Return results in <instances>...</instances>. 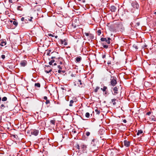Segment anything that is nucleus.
<instances>
[{
	"label": "nucleus",
	"mask_w": 156,
	"mask_h": 156,
	"mask_svg": "<svg viewBox=\"0 0 156 156\" xmlns=\"http://www.w3.org/2000/svg\"><path fill=\"white\" fill-rule=\"evenodd\" d=\"M131 5L133 8V9H132V12H134V10L135 9H138L139 8V5L136 1H133L132 4Z\"/></svg>",
	"instance_id": "f257e3e1"
},
{
	"label": "nucleus",
	"mask_w": 156,
	"mask_h": 156,
	"mask_svg": "<svg viewBox=\"0 0 156 156\" xmlns=\"http://www.w3.org/2000/svg\"><path fill=\"white\" fill-rule=\"evenodd\" d=\"M116 78L115 77H111L110 79V84L113 86L117 84Z\"/></svg>",
	"instance_id": "f03ea898"
},
{
	"label": "nucleus",
	"mask_w": 156,
	"mask_h": 156,
	"mask_svg": "<svg viewBox=\"0 0 156 156\" xmlns=\"http://www.w3.org/2000/svg\"><path fill=\"white\" fill-rule=\"evenodd\" d=\"M112 94L114 95H116L119 93L118 89L117 87H115L112 88Z\"/></svg>",
	"instance_id": "7ed1b4c3"
},
{
	"label": "nucleus",
	"mask_w": 156,
	"mask_h": 156,
	"mask_svg": "<svg viewBox=\"0 0 156 156\" xmlns=\"http://www.w3.org/2000/svg\"><path fill=\"white\" fill-rule=\"evenodd\" d=\"M111 40V39L110 37H108V39H107L106 38L104 37H102L101 39V40L102 41H105L108 44H110V40Z\"/></svg>",
	"instance_id": "20e7f679"
},
{
	"label": "nucleus",
	"mask_w": 156,
	"mask_h": 156,
	"mask_svg": "<svg viewBox=\"0 0 156 156\" xmlns=\"http://www.w3.org/2000/svg\"><path fill=\"white\" fill-rule=\"evenodd\" d=\"M38 133V131L37 130H31V133L32 135H33L35 136L37 135Z\"/></svg>",
	"instance_id": "39448f33"
},
{
	"label": "nucleus",
	"mask_w": 156,
	"mask_h": 156,
	"mask_svg": "<svg viewBox=\"0 0 156 156\" xmlns=\"http://www.w3.org/2000/svg\"><path fill=\"white\" fill-rule=\"evenodd\" d=\"M81 149L82 150V151L84 152V151L86 150L87 148V146L84 144H82L80 146Z\"/></svg>",
	"instance_id": "423d86ee"
},
{
	"label": "nucleus",
	"mask_w": 156,
	"mask_h": 156,
	"mask_svg": "<svg viewBox=\"0 0 156 156\" xmlns=\"http://www.w3.org/2000/svg\"><path fill=\"white\" fill-rule=\"evenodd\" d=\"M130 143L129 141L125 140L124 141V144L125 146L129 147L130 146Z\"/></svg>",
	"instance_id": "0eeeda50"
},
{
	"label": "nucleus",
	"mask_w": 156,
	"mask_h": 156,
	"mask_svg": "<svg viewBox=\"0 0 156 156\" xmlns=\"http://www.w3.org/2000/svg\"><path fill=\"white\" fill-rule=\"evenodd\" d=\"M6 43L5 41L4 40H1L0 41V45L3 46H5L6 44Z\"/></svg>",
	"instance_id": "6e6552de"
},
{
	"label": "nucleus",
	"mask_w": 156,
	"mask_h": 156,
	"mask_svg": "<svg viewBox=\"0 0 156 156\" xmlns=\"http://www.w3.org/2000/svg\"><path fill=\"white\" fill-rule=\"evenodd\" d=\"M27 62L26 60H24L21 61L20 64L21 66L24 67L27 64Z\"/></svg>",
	"instance_id": "1a4fd4ad"
},
{
	"label": "nucleus",
	"mask_w": 156,
	"mask_h": 156,
	"mask_svg": "<svg viewBox=\"0 0 156 156\" xmlns=\"http://www.w3.org/2000/svg\"><path fill=\"white\" fill-rule=\"evenodd\" d=\"M110 10L112 12H115L116 9V7L114 6H112L110 7Z\"/></svg>",
	"instance_id": "9d476101"
},
{
	"label": "nucleus",
	"mask_w": 156,
	"mask_h": 156,
	"mask_svg": "<svg viewBox=\"0 0 156 156\" xmlns=\"http://www.w3.org/2000/svg\"><path fill=\"white\" fill-rule=\"evenodd\" d=\"M77 83L78 85V86L80 87H82L83 86L82 83L80 80H78L77 81Z\"/></svg>",
	"instance_id": "9b49d317"
},
{
	"label": "nucleus",
	"mask_w": 156,
	"mask_h": 156,
	"mask_svg": "<svg viewBox=\"0 0 156 156\" xmlns=\"http://www.w3.org/2000/svg\"><path fill=\"white\" fill-rule=\"evenodd\" d=\"M81 60V58L80 57H77L76 58V61L77 62H80Z\"/></svg>",
	"instance_id": "f8f14e48"
},
{
	"label": "nucleus",
	"mask_w": 156,
	"mask_h": 156,
	"mask_svg": "<svg viewBox=\"0 0 156 156\" xmlns=\"http://www.w3.org/2000/svg\"><path fill=\"white\" fill-rule=\"evenodd\" d=\"M101 90H102L103 92H105L107 90V87L106 86H104L103 88H101Z\"/></svg>",
	"instance_id": "ddd939ff"
},
{
	"label": "nucleus",
	"mask_w": 156,
	"mask_h": 156,
	"mask_svg": "<svg viewBox=\"0 0 156 156\" xmlns=\"http://www.w3.org/2000/svg\"><path fill=\"white\" fill-rule=\"evenodd\" d=\"M144 85L145 86H148L149 87H150L151 86V84L150 83L146 82L144 83Z\"/></svg>",
	"instance_id": "4468645a"
},
{
	"label": "nucleus",
	"mask_w": 156,
	"mask_h": 156,
	"mask_svg": "<svg viewBox=\"0 0 156 156\" xmlns=\"http://www.w3.org/2000/svg\"><path fill=\"white\" fill-rule=\"evenodd\" d=\"M116 100V99H113L111 100L112 102L113 103V105H115L116 104V103L115 102V101Z\"/></svg>",
	"instance_id": "2eb2a0df"
},
{
	"label": "nucleus",
	"mask_w": 156,
	"mask_h": 156,
	"mask_svg": "<svg viewBox=\"0 0 156 156\" xmlns=\"http://www.w3.org/2000/svg\"><path fill=\"white\" fill-rule=\"evenodd\" d=\"M67 40L66 39H64V45H66L67 44Z\"/></svg>",
	"instance_id": "dca6fc26"
},
{
	"label": "nucleus",
	"mask_w": 156,
	"mask_h": 156,
	"mask_svg": "<svg viewBox=\"0 0 156 156\" xmlns=\"http://www.w3.org/2000/svg\"><path fill=\"white\" fill-rule=\"evenodd\" d=\"M143 133V131L141 130H139L138 131L137 133V135H139L140 134H142Z\"/></svg>",
	"instance_id": "f3484780"
},
{
	"label": "nucleus",
	"mask_w": 156,
	"mask_h": 156,
	"mask_svg": "<svg viewBox=\"0 0 156 156\" xmlns=\"http://www.w3.org/2000/svg\"><path fill=\"white\" fill-rule=\"evenodd\" d=\"M64 40H62V39H60L59 40V42L61 44H63L64 45Z\"/></svg>",
	"instance_id": "a211bd4d"
},
{
	"label": "nucleus",
	"mask_w": 156,
	"mask_h": 156,
	"mask_svg": "<svg viewBox=\"0 0 156 156\" xmlns=\"http://www.w3.org/2000/svg\"><path fill=\"white\" fill-rule=\"evenodd\" d=\"M7 98L6 97H4L2 98V100L3 101H7Z\"/></svg>",
	"instance_id": "6ab92c4d"
},
{
	"label": "nucleus",
	"mask_w": 156,
	"mask_h": 156,
	"mask_svg": "<svg viewBox=\"0 0 156 156\" xmlns=\"http://www.w3.org/2000/svg\"><path fill=\"white\" fill-rule=\"evenodd\" d=\"M5 107V106L4 105V104H2L0 106V109H3Z\"/></svg>",
	"instance_id": "aec40b11"
},
{
	"label": "nucleus",
	"mask_w": 156,
	"mask_h": 156,
	"mask_svg": "<svg viewBox=\"0 0 156 156\" xmlns=\"http://www.w3.org/2000/svg\"><path fill=\"white\" fill-rule=\"evenodd\" d=\"M50 123L51 124L55 125V121L54 120H51L50 121Z\"/></svg>",
	"instance_id": "412c9836"
},
{
	"label": "nucleus",
	"mask_w": 156,
	"mask_h": 156,
	"mask_svg": "<svg viewBox=\"0 0 156 156\" xmlns=\"http://www.w3.org/2000/svg\"><path fill=\"white\" fill-rule=\"evenodd\" d=\"M35 87H40V84L39 83H35Z\"/></svg>",
	"instance_id": "4be33fe9"
},
{
	"label": "nucleus",
	"mask_w": 156,
	"mask_h": 156,
	"mask_svg": "<svg viewBox=\"0 0 156 156\" xmlns=\"http://www.w3.org/2000/svg\"><path fill=\"white\" fill-rule=\"evenodd\" d=\"M74 101H73L72 100L70 101V104L69 105L70 106H73V104L74 103Z\"/></svg>",
	"instance_id": "5701e85b"
},
{
	"label": "nucleus",
	"mask_w": 156,
	"mask_h": 156,
	"mask_svg": "<svg viewBox=\"0 0 156 156\" xmlns=\"http://www.w3.org/2000/svg\"><path fill=\"white\" fill-rule=\"evenodd\" d=\"M85 116L87 118H89L90 117V113L89 112H87L85 114Z\"/></svg>",
	"instance_id": "b1692460"
},
{
	"label": "nucleus",
	"mask_w": 156,
	"mask_h": 156,
	"mask_svg": "<svg viewBox=\"0 0 156 156\" xmlns=\"http://www.w3.org/2000/svg\"><path fill=\"white\" fill-rule=\"evenodd\" d=\"M100 89V88L99 87H96V88L94 90V92H97L98 90L99 89Z\"/></svg>",
	"instance_id": "393cba45"
},
{
	"label": "nucleus",
	"mask_w": 156,
	"mask_h": 156,
	"mask_svg": "<svg viewBox=\"0 0 156 156\" xmlns=\"http://www.w3.org/2000/svg\"><path fill=\"white\" fill-rule=\"evenodd\" d=\"M55 62V61L54 60H51L50 62H49V64L50 65H52L53 63Z\"/></svg>",
	"instance_id": "a878e982"
},
{
	"label": "nucleus",
	"mask_w": 156,
	"mask_h": 156,
	"mask_svg": "<svg viewBox=\"0 0 156 156\" xmlns=\"http://www.w3.org/2000/svg\"><path fill=\"white\" fill-rule=\"evenodd\" d=\"M101 34V30H99L97 31V34L99 35H100Z\"/></svg>",
	"instance_id": "bb28decb"
},
{
	"label": "nucleus",
	"mask_w": 156,
	"mask_h": 156,
	"mask_svg": "<svg viewBox=\"0 0 156 156\" xmlns=\"http://www.w3.org/2000/svg\"><path fill=\"white\" fill-rule=\"evenodd\" d=\"M17 10H19L22 11V9L21 8V6H18L17 8Z\"/></svg>",
	"instance_id": "cd10ccee"
},
{
	"label": "nucleus",
	"mask_w": 156,
	"mask_h": 156,
	"mask_svg": "<svg viewBox=\"0 0 156 156\" xmlns=\"http://www.w3.org/2000/svg\"><path fill=\"white\" fill-rule=\"evenodd\" d=\"M13 23L14 25H15V26H16L18 24V23L16 21H13Z\"/></svg>",
	"instance_id": "c85d7f7f"
},
{
	"label": "nucleus",
	"mask_w": 156,
	"mask_h": 156,
	"mask_svg": "<svg viewBox=\"0 0 156 156\" xmlns=\"http://www.w3.org/2000/svg\"><path fill=\"white\" fill-rule=\"evenodd\" d=\"M95 112L97 114H99L100 113V111L98 110L97 109L95 110Z\"/></svg>",
	"instance_id": "c756f323"
},
{
	"label": "nucleus",
	"mask_w": 156,
	"mask_h": 156,
	"mask_svg": "<svg viewBox=\"0 0 156 156\" xmlns=\"http://www.w3.org/2000/svg\"><path fill=\"white\" fill-rule=\"evenodd\" d=\"M10 3H12L14 2L16 0H9Z\"/></svg>",
	"instance_id": "7c9ffc66"
},
{
	"label": "nucleus",
	"mask_w": 156,
	"mask_h": 156,
	"mask_svg": "<svg viewBox=\"0 0 156 156\" xmlns=\"http://www.w3.org/2000/svg\"><path fill=\"white\" fill-rule=\"evenodd\" d=\"M45 103L46 104H50V101L49 100H47L45 102Z\"/></svg>",
	"instance_id": "2f4dec72"
},
{
	"label": "nucleus",
	"mask_w": 156,
	"mask_h": 156,
	"mask_svg": "<svg viewBox=\"0 0 156 156\" xmlns=\"http://www.w3.org/2000/svg\"><path fill=\"white\" fill-rule=\"evenodd\" d=\"M90 133L89 132H87L86 133V135L87 136H88L90 135Z\"/></svg>",
	"instance_id": "473e14b6"
},
{
	"label": "nucleus",
	"mask_w": 156,
	"mask_h": 156,
	"mask_svg": "<svg viewBox=\"0 0 156 156\" xmlns=\"http://www.w3.org/2000/svg\"><path fill=\"white\" fill-rule=\"evenodd\" d=\"M52 71V70L51 69H50L48 71H47L46 70H45V72L47 73H48L49 72H51Z\"/></svg>",
	"instance_id": "72a5a7b5"
},
{
	"label": "nucleus",
	"mask_w": 156,
	"mask_h": 156,
	"mask_svg": "<svg viewBox=\"0 0 156 156\" xmlns=\"http://www.w3.org/2000/svg\"><path fill=\"white\" fill-rule=\"evenodd\" d=\"M104 48H107L108 47V46L106 45H103Z\"/></svg>",
	"instance_id": "f704fd0d"
},
{
	"label": "nucleus",
	"mask_w": 156,
	"mask_h": 156,
	"mask_svg": "<svg viewBox=\"0 0 156 156\" xmlns=\"http://www.w3.org/2000/svg\"><path fill=\"white\" fill-rule=\"evenodd\" d=\"M76 147L78 150H80V147L79 145H77Z\"/></svg>",
	"instance_id": "c9c22d12"
},
{
	"label": "nucleus",
	"mask_w": 156,
	"mask_h": 156,
	"mask_svg": "<svg viewBox=\"0 0 156 156\" xmlns=\"http://www.w3.org/2000/svg\"><path fill=\"white\" fill-rule=\"evenodd\" d=\"M1 57L2 59H4L5 58V56L4 55H1Z\"/></svg>",
	"instance_id": "e433bc0d"
},
{
	"label": "nucleus",
	"mask_w": 156,
	"mask_h": 156,
	"mask_svg": "<svg viewBox=\"0 0 156 156\" xmlns=\"http://www.w3.org/2000/svg\"><path fill=\"white\" fill-rule=\"evenodd\" d=\"M151 114V112H148L147 113L146 115H149Z\"/></svg>",
	"instance_id": "4c0bfd02"
},
{
	"label": "nucleus",
	"mask_w": 156,
	"mask_h": 156,
	"mask_svg": "<svg viewBox=\"0 0 156 156\" xmlns=\"http://www.w3.org/2000/svg\"><path fill=\"white\" fill-rule=\"evenodd\" d=\"M48 35L49 36H51L52 37H53L54 36V35H52V34H48Z\"/></svg>",
	"instance_id": "58836bf2"
},
{
	"label": "nucleus",
	"mask_w": 156,
	"mask_h": 156,
	"mask_svg": "<svg viewBox=\"0 0 156 156\" xmlns=\"http://www.w3.org/2000/svg\"><path fill=\"white\" fill-rule=\"evenodd\" d=\"M84 34L87 36H88L89 35V34L88 33H85Z\"/></svg>",
	"instance_id": "ea45409f"
},
{
	"label": "nucleus",
	"mask_w": 156,
	"mask_h": 156,
	"mask_svg": "<svg viewBox=\"0 0 156 156\" xmlns=\"http://www.w3.org/2000/svg\"><path fill=\"white\" fill-rule=\"evenodd\" d=\"M72 132L73 133H76V130L74 129L73 130Z\"/></svg>",
	"instance_id": "a19ab883"
},
{
	"label": "nucleus",
	"mask_w": 156,
	"mask_h": 156,
	"mask_svg": "<svg viewBox=\"0 0 156 156\" xmlns=\"http://www.w3.org/2000/svg\"><path fill=\"white\" fill-rule=\"evenodd\" d=\"M24 20V17H22L21 18V20L22 21H23Z\"/></svg>",
	"instance_id": "79ce46f5"
},
{
	"label": "nucleus",
	"mask_w": 156,
	"mask_h": 156,
	"mask_svg": "<svg viewBox=\"0 0 156 156\" xmlns=\"http://www.w3.org/2000/svg\"><path fill=\"white\" fill-rule=\"evenodd\" d=\"M44 99L46 101L47 100V97L46 96H44Z\"/></svg>",
	"instance_id": "37998d69"
},
{
	"label": "nucleus",
	"mask_w": 156,
	"mask_h": 156,
	"mask_svg": "<svg viewBox=\"0 0 156 156\" xmlns=\"http://www.w3.org/2000/svg\"><path fill=\"white\" fill-rule=\"evenodd\" d=\"M106 55H102V57L103 58H104L105 57Z\"/></svg>",
	"instance_id": "c03bdc74"
},
{
	"label": "nucleus",
	"mask_w": 156,
	"mask_h": 156,
	"mask_svg": "<svg viewBox=\"0 0 156 156\" xmlns=\"http://www.w3.org/2000/svg\"><path fill=\"white\" fill-rule=\"evenodd\" d=\"M33 17H30V19L29 20V21H32V19Z\"/></svg>",
	"instance_id": "a18cd8bd"
},
{
	"label": "nucleus",
	"mask_w": 156,
	"mask_h": 156,
	"mask_svg": "<svg viewBox=\"0 0 156 156\" xmlns=\"http://www.w3.org/2000/svg\"><path fill=\"white\" fill-rule=\"evenodd\" d=\"M62 71L61 70L59 69L58 70V72L59 73H61Z\"/></svg>",
	"instance_id": "49530a36"
},
{
	"label": "nucleus",
	"mask_w": 156,
	"mask_h": 156,
	"mask_svg": "<svg viewBox=\"0 0 156 156\" xmlns=\"http://www.w3.org/2000/svg\"><path fill=\"white\" fill-rule=\"evenodd\" d=\"M123 122L124 123H126V119H124L123 120Z\"/></svg>",
	"instance_id": "de8ad7c7"
},
{
	"label": "nucleus",
	"mask_w": 156,
	"mask_h": 156,
	"mask_svg": "<svg viewBox=\"0 0 156 156\" xmlns=\"http://www.w3.org/2000/svg\"><path fill=\"white\" fill-rule=\"evenodd\" d=\"M58 68H59V69H62V68L61 67V66H58Z\"/></svg>",
	"instance_id": "09e8293b"
},
{
	"label": "nucleus",
	"mask_w": 156,
	"mask_h": 156,
	"mask_svg": "<svg viewBox=\"0 0 156 156\" xmlns=\"http://www.w3.org/2000/svg\"><path fill=\"white\" fill-rule=\"evenodd\" d=\"M105 94H107V93H108V90H106V91H105Z\"/></svg>",
	"instance_id": "8fccbe9b"
},
{
	"label": "nucleus",
	"mask_w": 156,
	"mask_h": 156,
	"mask_svg": "<svg viewBox=\"0 0 156 156\" xmlns=\"http://www.w3.org/2000/svg\"><path fill=\"white\" fill-rule=\"evenodd\" d=\"M50 53L49 52H47V55H50Z\"/></svg>",
	"instance_id": "3c124183"
},
{
	"label": "nucleus",
	"mask_w": 156,
	"mask_h": 156,
	"mask_svg": "<svg viewBox=\"0 0 156 156\" xmlns=\"http://www.w3.org/2000/svg\"><path fill=\"white\" fill-rule=\"evenodd\" d=\"M30 19V18H28V17H27V19H26V20H29Z\"/></svg>",
	"instance_id": "603ef678"
},
{
	"label": "nucleus",
	"mask_w": 156,
	"mask_h": 156,
	"mask_svg": "<svg viewBox=\"0 0 156 156\" xmlns=\"http://www.w3.org/2000/svg\"><path fill=\"white\" fill-rule=\"evenodd\" d=\"M137 24L138 26H139L140 24V23H137Z\"/></svg>",
	"instance_id": "864d4df0"
},
{
	"label": "nucleus",
	"mask_w": 156,
	"mask_h": 156,
	"mask_svg": "<svg viewBox=\"0 0 156 156\" xmlns=\"http://www.w3.org/2000/svg\"><path fill=\"white\" fill-rule=\"evenodd\" d=\"M49 51V52H50L51 51V50H49L48 51Z\"/></svg>",
	"instance_id": "5fc2aeb1"
},
{
	"label": "nucleus",
	"mask_w": 156,
	"mask_h": 156,
	"mask_svg": "<svg viewBox=\"0 0 156 156\" xmlns=\"http://www.w3.org/2000/svg\"><path fill=\"white\" fill-rule=\"evenodd\" d=\"M83 2L84 3L85 2V0H82Z\"/></svg>",
	"instance_id": "6e6d98bb"
},
{
	"label": "nucleus",
	"mask_w": 156,
	"mask_h": 156,
	"mask_svg": "<svg viewBox=\"0 0 156 156\" xmlns=\"http://www.w3.org/2000/svg\"><path fill=\"white\" fill-rule=\"evenodd\" d=\"M62 62H60V64H62Z\"/></svg>",
	"instance_id": "4d7b16f0"
},
{
	"label": "nucleus",
	"mask_w": 156,
	"mask_h": 156,
	"mask_svg": "<svg viewBox=\"0 0 156 156\" xmlns=\"http://www.w3.org/2000/svg\"><path fill=\"white\" fill-rule=\"evenodd\" d=\"M58 37V36H55V37L56 38H57Z\"/></svg>",
	"instance_id": "13d9d810"
},
{
	"label": "nucleus",
	"mask_w": 156,
	"mask_h": 156,
	"mask_svg": "<svg viewBox=\"0 0 156 156\" xmlns=\"http://www.w3.org/2000/svg\"><path fill=\"white\" fill-rule=\"evenodd\" d=\"M54 65L55 66L56 65V63H54Z\"/></svg>",
	"instance_id": "bf43d9fd"
},
{
	"label": "nucleus",
	"mask_w": 156,
	"mask_h": 156,
	"mask_svg": "<svg viewBox=\"0 0 156 156\" xmlns=\"http://www.w3.org/2000/svg\"><path fill=\"white\" fill-rule=\"evenodd\" d=\"M94 140H93L92 141V142H94Z\"/></svg>",
	"instance_id": "052dcab7"
},
{
	"label": "nucleus",
	"mask_w": 156,
	"mask_h": 156,
	"mask_svg": "<svg viewBox=\"0 0 156 156\" xmlns=\"http://www.w3.org/2000/svg\"><path fill=\"white\" fill-rule=\"evenodd\" d=\"M1 97H0V101H1Z\"/></svg>",
	"instance_id": "680f3d73"
},
{
	"label": "nucleus",
	"mask_w": 156,
	"mask_h": 156,
	"mask_svg": "<svg viewBox=\"0 0 156 156\" xmlns=\"http://www.w3.org/2000/svg\"><path fill=\"white\" fill-rule=\"evenodd\" d=\"M10 22H12V20H10Z\"/></svg>",
	"instance_id": "e2e57ef3"
},
{
	"label": "nucleus",
	"mask_w": 156,
	"mask_h": 156,
	"mask_svg": "<svg viewBox=\"0 0 156 156\" xmlns=\"http://www.w3.org/2000/svg\"><path fill=\"white\" fill-rule=\"evenodd\" d=\"M79 1H80L81 0H78Z\"/></svg>",
	"instance_id": "0e129e2a"
},
{
	"label": "nucleus",
	"mask_w": 156,
	"mask_h": 156,
	"mask_svg": "<svg viewBox=\"0 0 156 156\" xmlns=\"http://www.w3.org/2000/svg\"><path fill=\"white\" fill-rule=\"evenodd\" d=\"M156 13V12H155V13Z\"/></svg>",
	"instance_id": "69168bd1"
},
{
	"label": "nucleus",
	"mask_w": 156,
	"mask_h": 156,
	"mask_svg": "<svg viewBox=\"0 0 156 156\" xmlns=\"http://www.w3.org/2000/svg\"><path fill=\"white\" fill-rule=\"evenodd\" d=\"M156 13V12H155V13Z\"/></svg>",
	"instance_id": "338daca9"
},
{
	"label": "nucleus",
	"mask_w": 156,
	"mask_h": 156,
	"mask_svg": "<svg viewBox=\"0 0 156 156\" xmlns=\"http://www.w3.org/2000/svg\"><path fill=\"white\" fill-rule=\"evenodd\" d=\"M0 83H1V82H0Z\"/></svg>",
	"instance_id": "774afa93"
}]
</instances>
